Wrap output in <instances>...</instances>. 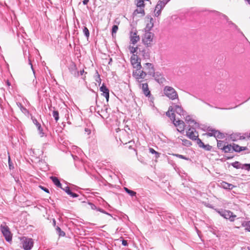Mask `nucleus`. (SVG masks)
Instances as JSON below:
<instances>
[{"instance_id": "nucleus-56", "label": "nucleus", "mask_w": 250, "mask_h": 250, "mask_svg": "<svg viewBox=\"0 0 250 250\" xmlns=\"http://www.w3.org/2000/svg\"><path fill=\"white\" fill-rule=\"evenodd\" d=\"M89 0H83V3L84 5H86L87 4Z\"/></svg>"}, {"instance_id": "nucleus-29", "label": "nucleus", "mask_w": 250, "mask_h": 250, "mask_svg": "<svg viewBox=\"0 0 250 250\" xmlns=\"http://www.w3.org/2000/svg\"><path fill=\"white\" fill-rule=\"evenodd\" d=\"M181 140L182 142L183 145H184L185 146H189L192 145L191 142L188 140L182 139H181Z\"/></svg>"}, {"instance_id": "nucleus-50", "label": "nucleus", "mask_w": 250, "mask_h": 250, "mask_svg": "<svg viewBox=\"0 0 250 250\" xmlns=\"http://www.w3.org/2000/svg\"><path fill=\"white\" fill-rule=\"evenodd\" d=\"M122 244L124 246H127L128 245L127 241L125 240H122Z\"/></svg>"}, {"instance_id": "nucleus-15", "label": "nucleus", "mask_w": 250, "mask_h": 250, "mask_svg": "<svg viewBox=\"0 0 250 250\" xmlns=\"http://www.w3.org/2000/svg\"><path fill=\"white\" fill-rule=\"evenodd\" d=\"M140 40L139 36L137 34V31H131L130 33V41L131 43L135 44Z\"/></svg>"}, {"instance_id": "nucleus-17", "label": "nucleus", "mask_w": 250, "mask_h": 250, "mask_svg": "<svg viewBox=\"0 0 250 250\" xmlns=\"http://www.w3.org/2000/svg\"><path fill=\"white\" fill-rule=\"evenodd\" d=\"M100 90L103 92L102 95L106 98V101H108L109 98V89L104 83H103L102 85L100 88Z\"/></svg>"}, {"instance_id": "nucleus-49", "label": "nucleus", "mask_w": 250, "mask_h": 250, "mask_svg": "<svg viewBox=\"0 0 250 250\" xmlns=\"http://www.w3.org/2000/svg\"><path fill=\"white\" fill-rule=\"evenodd\" d=\"M170 112H171V111L168 109V111H167L166 112V115H167V116L170 117L171 120L173 121V118L172 117V115H171V113H170Z\"/></svg>"}, {"instance_id": "nucleus-32", "label": "nucleus", "mask_w": 250, "mask_h": 250, "mask_svg": "<svg viewBox=\"0 0 250 250\" xmlns=\"http://www.w3.org/2000/svg\"><path fill=\"white\" fill-rule=\"evenodd\" d=\"M52 115H53V117L54 118L56 122H57L59 120V112L58 111H57V110H54L53 111Z\"/></svg>"}, {"instance_id": "nucleus-35", "label": "nucleus", "mask_w": 250, "mask_h": 250, "mask_svg": "<svg viewBox=\"0 0 250 250\" xmlns=\"http://www.w3.org/2000/svg\"><path fill=\"white\" fill-rule=\"evenodd\" d=\"M226 146L224 142L223 141L217 140V147L219 149L223 150L222 147Z\"/></svg>"}, {"instance_id": "nucleus-59", "label": "nucleus", "mask_w": 250, "mask_h": 250, "mask_svg": "<svg viewBox=\"0 0 250 250\" xmlns=\"http://www.w3.org/2000/svg\"><path fill=\"white\" fill-rule=\"evenodd\" d=\"M56 221L55 219H53V224L54 226H56Z\"/></svg>"}, {"instance_id": "nucleus-55", "label": "nucleus", "mask_w": 250, "mask_h": 250, "mask_svg": "<svg viewBox=\"0 0 250 250\" xmlns=\"http://www.w3.org/2000/svg\"><path fill=\"white\" fill-rule=\"evenodd\" d=\"M155 158H158L160 157V153L158 152H156V153L155 154Z\"/></svg>"}, {"instance_id": "nucleus-47", "label": "nucleus", "mask_w": 250, "mask_h": 250, "mask_svg": "<svg viewBox=\"0 0 250 250\" xmlns=\"http://www.w3.org/2000/svg\"><path fill=\"white\" fill-rule=\"evenodd\" d=\"M97 210L102 212V213H103L104 214H107V215H110V214H109L108 213H107L106 211H105V210H104L103 209L101 208H98V209H97Z\"/></svg>"}, {"instance_id": "nucleus-62", "label": "nucleus", "mask_w": 250, "mask_h": 250, "mask_svg": "<svg viewBox=\"0 0 250 250\" xmlns=\"http://www.w3.org/2000/svg\"><path fill=\"white\" fill-rule=\"evenodd\" d=\"M97 113L101 116V117H102L103 118H104V117L99 113V111H98Z\"/></svg>"}, {"instance_id": "nucleus-25", "label": "nucleus", "mask_w": 250, "mask_h": 250, "mask_svg": "<svg viewBox=\"0 0 250 250\" xmlns=\"http://www.w3.org/2000/svg\"><path fill=\"white\" fill-rule=\"evenodd\" d=\"M215 135H214V137L216 139H223L225 138V135L223 133H221L219 130L215 131Z\"/></svg>"}, {"instance_id": "nucleus-40", "label": "nucleus", "mask_w": 250, "mask_h": 250, "mask_svg": "<svg viewBox=\"0 0 250 250\" xmlns=\"http://www.w3.org/2000/svg\"><path fill=\"white\" fill-rule=\"evenodd\" d=\"M61 188L65 191L66 193H67L68 195H70L72 191L70 190V188L68 186H66L65 188Z\"/></svg>"}, {"instance_id": "nucleus-26", "label": "nucleus", "mask_w": 250, "mask_h": 250, "mask_svg": "<svg viewBox=\"0 0 250 250\" xmlns=\"http://www.w3.org/2000/svg\"><path fill=\"white\" fill-rule=\"evenodd\" d=\"M243 165H242L239 162L235 161V162H233L231 163V166L237 169L238 168H241L242 169V166Z\"/></svg>"}, {"instance_id": "nucleus-18", "label": "nucleus", "mask_w": 250, "mask_h": 250, "mask_svg": "<svg viewBox=\"0 0 250 250\" xmlns=\"http://www.w3.org/2000/svg\"><path fill=\"white\" fill-rule=\"evenodd\" d=\"M185 121L189 125V126L190 127H193L194 125L195 127H198L199 126V124L196 122L194 120H193L191 116L189 115L186 117Z\"/></svg>"}, {"instance_id": "nucleus-54", "label": "nucleus", "mask_w": 250, "mask_h": 250, "mask_svg": "<svg viewBox=\"0 0 250 250\" xmlns=\"http://www.w3.org/2000/svg\"><path fill=\"white\" fill-rule=\"evenodd\" d=\"M229 24L232 25L235 28H237V26L236 24H235L234 23H233L232 21H229Z\"/></svg>"}, {"instance_id": "nucleus-27", "label": "nucleus", "mask_w": 250, "mask_h": 250, "mask_svg": "<svg viewBox=\"0 0 250 250\" xmlns=\"http://www.w3.org/2000/svg\"><path fill=\"white\" fill-rule=\"evenodd\" d=\"M95 74L96 75L95 76V80L96 82L98 83L99 85H100L101 83L102 80L101 79L100 75H99L97 70L96 71Z\"/></svg>"}, {"instance_id": "nucleus-16", "label": "nucleus", "mask_w": 250, "mask_h": 250, "mask_svg": "<svg viewBox=\"0 0 250 250\" xmlns=\"http://www.w3.org/2000/svg\"><path fill=\"white\" fill-rule=\"evenodd\" d=\"M151 76L154 77L156 81L159 83H163L166 81L165 78L158 72H155L154 71V74H152Z\"/></svg>"}, {"instance_id": "nucleus-64", "label": "nucleus", "mask_w": 250, "mask_h": 250, "mask_svg": "<svg viewBox=\"0 0 250 250\" xmlns=\"http://www.w3.org/2000/svg\"><path fill=\"white\" fill-rule=\"evenodd\" d=\"M224 16L225 18H226V19H227V20H228V17H227L226 15H224Z\"/></svg>"}, {"instance_id": "nucleus-7", "label": "nucleus", "mask_w": 250, "mask_h": 250, "mask_svg": "<svg viewBox=\"0 0 250 250\" xmlns=\"http://www.w3.org/2000/svg\"><path fill=\"white\" fill-rule=\"evenodd\" d=\"M154 34L150 32H146L143 38V42L147 46H151L153 44Z\"/></svg>"}, {"instance_id": "nucleus-36", "label": "nucleus", "mask_w": 250, "mask_h": 250, "mask_svg": "<svg viewBox=\"0 0 250 250\" xmlns=\"http://www.w3.org/2000/svg\"><path fill=\"white\" fill-rule=\"evenodd\" d=\"M142 55L143 58L145 59H148L149 58V54L148 51L144 50L142 52Z\"/></svg>"}, {"instance_id": "nucleus-43", "label": "nucleus", "mask_w": 250, "mask_h": 250, "mask_svg": "<svg viewBox=\"0 0 250 250\" xmlns=\"http://www.w3.org/2000/svg\"><path fill=\"white\" fill-rule=\"evenodd\" d=\"M174 156L178 157V158H181V159H184V160H188V158H187L186 156H184V155H181V154H173Z\"/></svg>"}, {"instance_id": "nucleus-3", "label": "nucleus", "mask_w": 250, "mask_h": 250, "mask_svg": "<svg viewBox=\"0 0 250 250\" xmlns=\"http://www.w3.org/2000/svg\"><path fill=\"white\" fill-rule=\"evenodd\" d=\"M164 93L171 100H178V95L176 91L171 86H166L164 88Z\"/></svg>"}, {"instance_id": "nucleus-42", "label": "nucleus", "mask_w": 250, "mask_h": 250, "mask_svg": "<svg viewBox=\"0 0 250 250\" xmlns=\"http://www.w3.org/2000/svg\"><path fill=\"white\" fill-rule=\"evenodd\" d=\"M196 141L197 144H198V146L200 147H202L203 145L204 144L201 139L199 138H196V139L195 140Z\"/></svg>"}, {"instance_id": "nucleus-41", "label": "nucleus", "mask_w": 250, "mask_h": 250, "mask_svg": "<svg viewBox=\"0 0 250 250\" xmlns=\"http://www.w3.org/2000/svg\"><path fill=\"white\" fill-rule=\"evenodd\" d=\"M242 169H245L248 171L250 170V164H243L242 166Z\"/></svg>"}, {"instance_id": "nucleus-10", "label": "nucleus", "mask_w": 250, "mask_h": 250, "mask_svg": "<svg viewBox=\"0 0 250 250\" xmlns=\"http://www.w3.org/2000/svg\"><path fill=\"white\" fill-rule=\"evenodd\" d=\"M69 72L75 77L77 78L79 76V72L77 70L76 64L73 62H71L68 66Z\"/></svg>"}, {"instance_id": "nucleus-34", "label": "nucleus", "mask_w": 250, "mask_h": 250, "mask_svg": "<svg viewBox=\"0 0 250 250\" xmlns=\"http://www.w3.org/2000/svg\"><path fill=\"white\" fill-rule=\"evenodd\" d=\"M242 226L245 227L246 230L250 231V221L243 223Z\"/></svg>"}, {"instance_id": "nucleus-9", "label": "nucleus", "mask_w": 250, "mask_h": 250, "mask_svg": "<svg viewBox=\"0 0 250 250\" xmlns=\"http://www.w3.org/2000/svg\"><path fill=\"white\" fill-rule=\"evenodd\" d=\"M1 231L4 237L5 240L9 242L12 241V234L9 228L6 225L0 226Z\"/></svg>"}, {"instance_id": "nucleus-30", "label": "nucleus", "mask_w": 250, "mask_h": 250, "mask_svg": "<svg viewBox=\"0 0 250 250\" xmlns=\"http://www.w3.org/2000/svg\"><path fill=\"white\" fill-rule=\"evenodd\" d=\"M56 230L57 233L60 236H64L65 234V232L64 231H62L61 230V228L58 226H57L56 227Z\"/></svg>"}, {"instance_id": "nucleus-33", "label": "nucleus", "mask_w": 250, "mask_h": 250, "mask_svg": "<svg viewBox=\"0 0 250 250\" xmlns=\"http://www.w3.org/2000/svg\"><path fill=\"white\" fill-rule=\"evenodd\" d=\"M144 0H135L137 7H145Z\"/></svg>"}, {"instance_id": "nucleus-51", "label": "nucleus", "mask_w": 250, "mask_h": 250, "mask_svg": "<svg viewBox=\"0 0 250 250\" xmlns=\"http://www.w3.org/2000/svg\"><path fill=\"white\" fill-rule=\"evenodd\" d=\"M29 64L31 65V69H32V71L33 72V73H34V74L35 75V71L34 70L33 65H32V63H31V60L29 59Z\"/></svg>"}, {"instance_id": "nucleus-52", "label": "nucleus", "mask_w": 250, "mask_h": 250, "mask_svg": "<svg viewBox=\"0 0 250 250\" xmlns=\"http://www.w3.org/2000/svg\"><path fill=\"white\" fill-rule=\"evenodd\" d=\"M149 151L150 153L152 154H155L157 151H156L153 148H149Z\"/></svg>"}, {"instance_id": "nucleus-5", "label": "nucleus", "mask_w": 250, "mask_h": 250, "mask_svg": "<svg viewBox=\"0 0 250 250\" xmlns=\"http://www.w3.org/2000/svg\"><path fill=\"white\" fill-rule=\"evenodd\" d=\"M143 70L140 69V71H143L145 73V79L146 78L147 75L151 76L152 74H154L155 69L152 63L146 62L143 65Z\"/></svg>"}, {"instance_id": "nucleus-60", "label": "nucleus", "mask_w": 250, "mask_h": 250, "mask_svg": "<svg viewBox=\"0 0 250 250\" xmlns=\"http://www.w3.org/2000/svg\"><path fill=\"white\" fill-rule=\"evenodd\" d=\"M114 22L117 23L116 25H118V24H119L120 23V21H117V19L114 21Z\"/></svg>"}, {"instance_id": "nucleus-24", "label": "nucleus", "mask_w": 250, "mask_h": 250, "mask_svg": "<svg viewBox=\"0 0 250 250\" xmlns=\"http://www.w3.org/2000/svg\"><path fill=\"white\" fill-rule=\"evenodd\" d=\"M138 8L136 9L134 12V14H142L143 16L145 15V13L144 9V7H138Z\"/></svg>"}, {"instance_id": "nucleus-53", "label": "nucleus", "mask_w": 250, "mask_h": 250, "mask_svg": "<svg viewBox=\"0 0 250 250\" xmlns=\"http://www.w3.org/2000/svg\"><path fill=\"white\" fill-rule=\"evenodd\" d=\"M70 196L72 197L73 198H76L78 196V195L76 193H73L72 192L70 194Z\"/></svg>"}, {"instance_id": "nucleus-37", "label": "nucleus", "mask_w": 250, "mask_h": 250, "mask_svg": "<svg viewBox=\"0 0 250 250\" xmlns=\"http://www.w3.org/2000/svg\"><path fill=\"white\" fill-rule=\"evenodd\" d=\"M83 33L86 37L88 38L89 37V30L88 28L85 26H84L83 28Z\"/></svg>"}, {"instance_id": "nucleus-46", "label": "nucleus", "mask_w": 250, "mask_h": 250, "mask_svg": "<svg viewBox=\"0 0 250 250\" xmlns=\"http://www.w3.org/2000/svg\"><path fill=\"white\" fill-rule=\"evenodd\" d=\"M89 205H90V208L92 209L97 210L98 208H97V207L94 204H93L92 203H89Z\"/></svg>"}, {"instance_id": "nucleus-21", "label": "nucleus", "mask_w": 250, "mask_h": 250, "mask_svg": "<svg viewBox=\"0 0 250 250\" xmlns=\"http://www.w3.org/2000/svg\"><path fill=\"white\" fill-rule=\"evenodd\" d=\"M223 151L225 153H232L233 152L232 146L231 145H227L222 147Z\"/></svg>"}, {"instance_id": "nucleus-19", "label": "nucleus", "mask_w": 250, "mask_h": 250, "mask_svg": "<svg viewBox=\"0 0 250 250\" xmlns=\"http://www.w3.org/2000/svg\"><path fill=\"white\" fill-rule=\"evenodd\" d=\"M232 146V149L233 151H235L236 152H240L242 151L245 150L247 149V147L246 146H240L239 145L235 144H233Z\"/></svg>"}, {"instance_id": "nucleus-48", "label": "nucleus", "mask_w": 250, "mask_h": 250, "mask_svg": "<svg viewBox=\"0 0 250 250\" xmlns=\"http://www.w3.org/2000/svg\"><path fill=\"white\" fill-rule=\"evenodd\" d=\"M39 187L42 189L43 190V191H44L45 192H47V193H49V189L42 186H39Z\"/></svg>"}, {"instance_id": "nucleus-44", "label": "nucleus", "mask_w": 250, "mask_h": 250, "mask_svg": "<svg viewBox=\"0 0 250 250\" xmlns=\"http://www.w3.org/2000/svg\"><path fill=\"white\" fill-rule=\"evenodd\" d=\"M137 49H138L137 47H133V46L129 47L130 52L132 54H134V53H135L137 51Z\"/></svg>"}, {"instance_id": "nucleus-58", "label": "nucleus", "mask_w": 250, "mask_h": 250, "mask_svg": "<svg viewBox=\"0 0 250 250\" xmlns=\"http://www.w3.org/2000/svg\"><path fill=\"white\" fill-rule=\"evenodd\" d=\"M85 131L86 132H87L88 134H90V129H89L88 128H85Z\"/></svg>"}, {"instance_id": "nucleus-14", "label": "nucleus", "mask_w": 250, "mask_h": 250, "mask_svg": "<svg viewBox=\"0 0 250 250\" xmlns=\"http://www.w3.org/2000/svg\"><path fill=\"white\" fill-rule=\"evenodd\" d=\"M31 119L34 124L38 128V130L39 131V135L40 137H42L44 135V133L43 131L42 128L41 126V125L40 123H39L36 119L32 117Z\"/></svg>"}, {"instance_id": "nucleus-57", "label": "nucleus", "mask_w": 250, "mask_h": 250, "mask_svg": "<svg viewBox=\"0 0 250 250\" xmlns=\"http://www.w3.org/2000/svg\"><path fill=\"white\" fill-rule=\"evenodd\" d=\"M84 70L83 69L82 70H80V71H79V76L81 75H82L83 74V73H84Z\"/></svg>"}, {"instance_id": "nucleus-61", "label": "nucleus", "mask_w": 250, "mask_h": 250, "mask_svg": "<svg viewBox=\"0 0 250 250\" xmlns=\"http://www.w3.org/2000/svg\"><path fill=\"white\" fill-rule=\"evenodd\" d=\"M245 1L247 2L250 5V0H245Z\"/></svg>"}, {"instance_id": "nucleus-11", "label": "nucleus", "mask_w": 250, "mask_h": 250, "mask_svg": "<svg viewBox=\"0 0 250 250\" xmlns=\"http://www.w3.org/2000/svg\"><path fill=\"white\" fill-rule=\"evenodd\" d=\"M142 80L143 79L140 80L141 81V82L137 81L139 83V87L142 89L143 92L145 96L147 97L149 96L150 95V91L149 90L148 84L147 83H141L142 82Z\"/></svg>"}, {"instance_id": "nucleus-45", "label": "nucleus", "mask_w": 250, "mask_h": 250, "mask_svg": "<svg viewBox=\"0 0 250 250\" xmlns=\"http://www.w3.org/2000/svg\"><path fill=\"white\" fill-rule=\"evenodd\" d=\"M238 137V136L236 134H231L230 135V139L233 141H235L237 140V138Z\"/></svg>"}, {"instance_id": "nucleus-63", "label": "nucleus", "mask_w": 250, "mask_h": 250, "mask_svg": "<svg viewBox=\"0 0 250 250\" xmlns=\"http://www.w3.org/2000/svg\"><path fill=\"white\" fill-rule=\"evenodd\" d=\"M53 108V109H54V108H55V107H52V106H51V107L49 108L50 110H51V108Z\"/></svg>"}, {"instance_id": "nucleus-38", "label": "nucleus", "mask_w": 250, "mask_h": 250, "mask_svg": "<svg viewBox=\"0 0 250 250\" xmlns=\"http://www.w3.org/2000/svg\"><path fill=\"white\" fill-rule=\"evenodd\" d=\"M118 29V25H114L112 28V35L113 36L114 34H116Z\"/></svg>"}, {"instance_id": "nucleus-31", "label": "nucleus", "mask_w": 250, "mask_h": 250, "mask_svg": "<svg viewBox=\"0 0 250 250\" xmlns=\"http://www.w3.org/2000/svg\"><path fill=\"white\" fill-rule=\"evenodd\" d=\"M125 190L127 192L128 194H129L131 196L133 197L134 196H135L136 194V192L129 189L127 188H124Z\"/></svg>"}, {"instance_id": "nucleus-8", "label": "nucleus", "mask_w": 250, "mask_h": 250, "mask_svg": "<svg viewBox=\"0 0 250 250\" xmlns=\"http://www.w3.org/2000/svg\"><path fill=\"white\" fill-rule=\"evenodd\" d=\"M169 110L172 113L175 112L180 116H185L186 115V112L185 111L181 105L172 104V105L169 107Z\"/></svg>"}, {"instance_id": "nucleus-13", "label": "nucleus", "mask_w": 250, "mask_h": 250, "mask_svg": "<svg viewBox=\"0 0 250 250\" xmlns=\"http://www.w3.org/2000/svg\"><path fill=\"white\" fill-rule=\"evenodd\" d=\"M195 129L194 127H189L188 129V131L187 132V136L190 139L195 140L196 138L198 137V135H195Z\"/></svg>"}, {"instance_id": "nucleus-4", "label": "nucleus", "mask_w": 250, "mask_h": 250, "mask_svg": "<svg viewBox=\"0 0 250 250\" xmlns=\"http://www.w3.org/2000/svg\"><path fill=\"white\" fill-rule=\"evenodd\" d=\"M170 0H159L155 8L154 14L158 17L161 13L162 10Z\"/></svg>"}, {"instance_id": "nucleus-12", "label": "nucleus", "mask_w": 250, "mask_h": 250, "mask_svg": "<svg viewBox=\"0 0 250 250\" xmlns=\"http://www.w3.org/2000/svg\"><path fill=\"white\" fill-rule=\"evenodd\" d=\"M33 246V242L32 239L26 238L22 242V247L25 250H30Z\"/></svg>"}, {"instance_id": "nucleus-28", "label": "nucleus", "mask_w": 250, "mask_h": 250, "mask_svg": "<svg viewBox=\"0 0 250 250\" xmlns=\"http://www.w3.org/2000/svg\"><path fill=\"white\" fill-rule=\"evenodd\" d=\"M208 132L206 134L208 136H209V137H211V136H213L214 137V135H215V131L216 130L215 129H211V128H208Z\"/></svg>"}, {"instance_id": "nucleus-39", "label": "nucleus", "mask_w": 250, "mask_h": 250, "mask_svg": "<svg viewBox=\"0 0 250 250\" xmlns=\"http://www.w3.org/2000/svg\"><path fill=\"white\" fill-rule=\"evenodd\" d=\"M201 148H203V149H204L206 150L210 151L212 148V146H210V145H209L208 144H207V145L204 144Z\"/></svg>"}, {"instance_id": "nucleus-20", "label": "nucleus", "mask_w": 250, "mask_h": 250, "mask_svg": "<svg viewBox=\"0 0 250 250\" xmlns=\"http://www.w3.org/2000/svg\"><path fill=\"white\" fill-rule=\"evenodd\" d=\"M220 186L226 189H232L234 188V186L232 184H229L225 181H223L220 183Z\"/></svg>"}, {"instance_id": "nucleus-23", "label": "nucleus", "mask_w": 250, "mask_h": 250, "mask_svg": "<svg viewBox=\"0 0 250 250\" xmlns=\"http://www.w3.org/2000/svg\"><path fill=\"white\" fill-rule=\"evenodd\" d=\"M17 106L20 108L21 111L24 114H28L29 113L28 110L24 107L22 104L19 102L17 103Z\"/></svg>"}, {"instance_id": "nucleus-22", "label": "nucleus", "mask_w": 250, "mask_h": 250, "mask_svg": "<svg viewBox=\"0 0 250 250\" xmlns=\"http://www.w3.org/2000/svg\"><path fill=\"white\" fill-rule=\"evenodd\" d=\"M50 178L52 180V181L53 182V183L56 186H57L58 187L60 188H62V184L60 183L59 180L58 179V178L57 177H55V176H51L50 177Z\"/></svg>"}, {"instance_id": "nucleus-6", "label": "nucleus", "mask_w": 250, "mask_h": 250, "mask_svg": "<svg viewBox=\"0 0 250 250\" xmlns=\"http://www.w3.org/2000/svg\"><path fill=\"white\" fill-rule=\"evenodd\" d=\"M171 115L173 118V124L175 126L178 127L177 129L179 132H183L186 126L184 122L181 120L176 121L174 113H171Z\"/></svg>"}, {"instance_id": "nucleus-2", "label": "nucleus", "mask_w": 250, "mask_h": 250, "mask_svg": "<svg viewBox=\"0 0 250 250\" xmlns=\"http://www.w3.org/2000/svg\"><path fill=\"white\" fill-rule=\"evenodd\" d=\"M215 210L222 217L226 219H229L230 222H233L236 217V215L233 214L232 212L229 210L216 209Z\"/></svg>"}, {"instance_id": "nucleus-1", "label": "nucleus", "mask_w": 250, "mask_h": 250, "mask_svg": "<svg viewBox=\"0 0 250 250\" xmlns=\"http://www.w3.org/2000/svg\"><path fill=\"white\" fill-rule=\"evenodd\" d=\"M130 62L134 68L136 69L133 70L132 73L133 77L139 82H141L140 79H144L145 73L143 71H140L142 66L141 64L140 59L138 56L133 54L130 58Z\"/></svg>"}]
</instances>
